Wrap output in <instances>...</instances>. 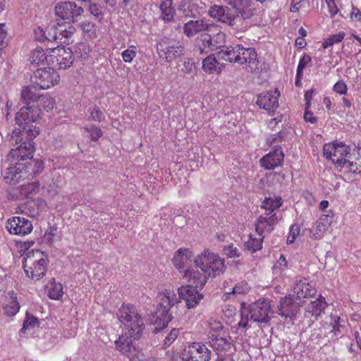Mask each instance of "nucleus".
<instances>
[{
	"mask_svg": "<svg viewBox=\"0 0 361 361\" xmlns=\"http://www.w3.org/2000/svg\"><path fill=\"white\" fill-rule=\"evenodd\" d=\"M32 80L35 87L40 90L50 89L59 84L61 77L53 68H38L34 72Z\"/></svg>",
	"mask_w": 361,
	"mask_h": 361,
	"instance_id": "obj_7",
	"label": "nucleus"
},
{
	"mask_svg": "<svg viewBox=\"0 0 361 361\" xmlns=\"http://www.w3.org/2000/svg\"><path fill=\"white\" fill-rule=\"evenodd\" d=\"M161 11L160 18L165 22L173 20L176 9L173 6L172 0H161L159 6Z\"/></svg>",
	"mask_w": 361,
	"mask_h": 361,
	"instance_id": "obj_36",
	"label": "nucleus"
},
{
	"mask_svg": "<svg viewBox=\"0 0 361 361\" xmlns=\"http://www.w3.org/2000/svg\"><path fill=\"white\" fill-rule=\"evenodd\" d=\"M249 312L246 308H243L241 310V319L238 322V325L239 327H242L243 329L247 328L249 322Z\"/></svg>",
	"mask_w": 361,
	"mask_h": 361,
	"instance_id": "obj_59",
	"label": "nucleus"
},
{
	"mask_svg": "<svg viewBox=\"0 0 361 361\" xmlns=\"http://www.w3.org/2000/svg\"><path fill=\"white\" fill-rule=\"evenodd\" d=\"M137 56V47L130 45L128 49H125L121 53V56L124 62L131 63Z\"/></svg>",
	"mask_w": 361,
	"mask_h": 361,
	"instance_id": "obj_53",
	"label": "nucleus"
},
{
	"mask_svg": "<svg viewBox=\"0 0 361 361\" xmlns=\"http://www.w3.org/2000/svg\"><path fill=\"white\" fill-rule=\"evenodd\" d=\"M3 310L4 314L8 317H13L18 312L20 305L14 291H9L7 293Z\"/></svg>",
	"mask_w": 361,
	"mask_h": 361,
	"instance_id": "obj_32",
	"label": "nucleus"
},
{
	"mask_svg": "<svg viewBox=\"0 0 361 361\" xmlns=\"http://www.w3.org/2000/svg\"><path fill=\"white\" fill-rule=\"evenodd\" d=\"M209 39H212L211 34L202 35V46L204 47V49H208L209 51H214V47H213L214 44H213L212 42L209 40Z\"/></svg>",
	"mask_w": 361,
	"mask_h": 361,
	"instance_id": "obj_61",
	"label": "nucleus"
},
{
	"mask_svg": "<svg viewBox=\"0 0 361 361\" xmlns=\"http://www.w3.org/2000/svg\"><path fill=\"white\" fill-rule=\"evenodd\" d=\"M299 311V307L293 297L288 295L282 298L278 306V314L285 319H290L295 317Z\"/></svg>",
	"mask_w": 361,
	"mask_h": 361,
	"instance_id": "obj_24",
	"label": "nucleus"
},
{
	"mask_svg": "<svg viewBox=\"0 0 361 361\" xmlns=\"http://www.w3.org/2000/svg\"><path fill=\"white\" fill-rule=\"evenodd\" d=\"M331 326L332 327L331 332L335 335H339L342 332L343 326L341 324V319L336 314H331Z\"/></svg>",
	"mask_w": 361,
	"mask_h": 361,
	"instance_id": "obj_54",
	"label": "nucleus"
},
{
	"mask_svg": "<svg viewBox=\"0 0 361 361\" xmlns=\"http://www.w3.org/2000/svg\"><path fill=\"white\" fill-rule=\"evenodd\" d=\"M83 8L78 6L75 2H59L55 6V15L61 20L73 22L75 18L81 16Z\"/></svg>",
	"mask_w": 361,
	"mask_h": 361,
	"instance_id": "obj_14",
	"label": "nucleus"
},
{
	"mask_svg": "<svg viewBox=\"0 0 361 361\" xmlns=\"http://www.w3.org/2000/svg\"><path fill=\"white\" fill-rule=\"evenodd\" d=\"M80 27L89 38L94 39L97 37V26L94 23L90 21H82L80 23Z\"/></svg>",
	"mask_w": 361,
	"mask_h": 361,
	"instance_id": "obj_50",
	"label": "nucleus"
},
{
	"mask_svg": "<svg viewBox=\"0 0 361 361\" xmlns=\"http://www.w3.org/2000/svg\"><path fill=\"white\" fill-rule=\"evenodd\" d=\"M355 153H353V158L350 160V165H353V169H349L348 172L354 173H361V146H358L354 150Z\"/></svg>",
	"mask_w": 361,
	"mask_h": 361,
	"instance_id": "obj_45",
	"label": "nucleus"
},
{
	"mask_svg": "<svg viewBox=\"0 0 361 361\" xmlns=\"http://www.w3.org/2000/svg\"><path fill=\"white\" fill-rule=\"evenodd\" d=\"M75 28L69 22L57 23L46 30L39 27L38 31L41 36L37 37L39 41L59 40L61 43L70 44L73 42Z\"/></svg>",
	"mask_w": 361,
	"mask_h": 361,
	"instance_id": "obj_5",
	"label": "nucleus"
},
{
	"mask_svg": "<svg viewBox=\"0 0 361 361\" xmlns=\"http://www.w3.org/2000/svg\"><path fill=\"white\" fill-rule=\"evenodd\" d=\"M333 212L329 211L327 214H322L319 218L313 224L310 228V237L315 240L321 239L328 227L332 223Z\"/></svg>",
	"mask_w": 361,
	"mask_h": 361,
	"instance_id": "obj_23",
	"label": "nucleus"
},
{
	"mask_svg": "<svg viewBox=\"0 0 361 361\" xmlns=\"http://www.w3.org/2000/svg\"><path fill=\"white\" fill-rule=\"evenodd\" d=\"M197 288L196 286L187 285L178 288V298L185 302L188 309L196 307L203 298V295L197 290Z\"/></svg>",
	"mask_w": 361,
	"mask_h": 361,
	"instance_id": "obj_18",
	"label": "nucleus"
},
{
	"mask_svg": "<svg viewBox=\"0 0 361 361\" xmlns=\"http://www.w3.org/2000/svg\"><path fill=\"white\" fill-rule=\"evenodd\" d=\"M35 150L33 142H23L16 149L10 152V156L16 159L18 161L32 158Z\"/></svg>",
	"mask_w": 361,
	"mask_h": 361,
	"instance_id": "obj_30",
	"label": "nucleus"
},
{
	"mask_svg": "<svg viewBox=\"0 0 361 361\" xmlns=\"http://www.w3.org/2000/svg\"><path fill=\"white\" fill-rule=\"evenodd\" d=\"M5 226L10 234L19 236L27 235L33 230L32 224L30 220L17 216L8 219Z\"/></svg>",
	"mask_w": 361,
	"mask_h": 361,
	"instance_id": "obj_9",
	"label": "nucleus"
},
{
	"mask_svg": "<svg viewBox=\"0 0 361 361\" xmlns=\"http://www.w3.org/2000/svg\"><path fill=\"white\" fill-rule=\"evenodd\" d=\"M117 315L128 334L133 337V339L139 338L145 326L143 318L136 307L133 305L123 303L119 308Z\"/></svg>",
	"mask_w": 361,
	"mask_h": 361,
	"instance_id": "obj_2",
	"label": "nucleus"
},
{
	"mask_svg": "<svg viewBox=\"0 0 361 361\" xmlns=\"http://www.w3.org/2000/svg\"><path fill=\"white\" fill-rule=\"evenodd\" d=\"M22 129L20 130V134L22 137H25L27 141V142H32L33 139L36 137L39 133V128L32 125V123L20 126Z\"/></svg>",
	"mask_w": 361,
	"mask_h": 361,
	"instance_id": "obj_43",
	"label": "nucleus"
},
{
	"mask_svg": "<svg viewBox=\"0 0 361 361\" xmlns=\"http://www.w3.org/2000/svg\"><path fill=\"white\" fill-rule=\"evenodd\" d=\"M333 90L336 93L342 95L346 94L348 87L344 81L339 80L334 84Z\"/></svg>",
	"mask_w": 361,
	"mask_h": 361,
	"instance_id": "obj_60",
	"label": "nucleus"
},
{
	"mask_svg": "<svg viewBox=\"0 0 361 361\" xmlns=\"http://www.w3.org/2000/svg\"><path fill=\"white\" fill-rule=\"evenodd\" d=\"M194 259L193 252L190 249L180 247L174 252L172 262L180 274L183 275L192 267Z\"/></svg>",
	"mask_w": 361,
	"mask_h": 361,
	"instance_id": "obj_16",
	"label": "nucleus"
},
{
	"mask_svg": "<svg viewBox=\"0 0 361 361\" xmlns=\"http://www.w3.org/2000/svg\"><path fill=\"white\" fill-rule=\"evenodd\" d=\"M212 31H209L212 35V39H209L210 41L213 43V47H214V50L223 47L226 42V35L223 32L218 26L212 24Z\"/></svg>",
	"mask_w": 361,
	"mask_h": 361,
	"instance_id": "obj_42",
	"label": "nucleus"
},
{
	"mask_svg": "<svg viewBox=\"0 0 361 361\" xmlns=\"http://www.w3.org/2000/svg\"><path fill=\"white\" fill-rule=\"evenodd\" d=\"M264 236L259 235V238H253L252 235H250L249 239L245 243V248L253 253L259 250L262 248V242H263Z\"/></svg>",
	"mask_w": 361,
	"mask_h": 361,
	"instance_id": "obj_46",
	"label": "nucleus"
},
{
	"mask_svg": "<svg viewBox=\"0 0 361 361\" xmlns=\"http://www.w3.org/2000/svg\"><path fill=\"white\" fill-rule=\"evenodd\" d=\"M278 223L276 214H271L264 212L260 215L255 225L256 232L262 235L265 232H271L274 230L275 225Z\"/></svg>",
	"mask_w": 361,
	"mask_h": 361,
	"instance_id": "obj_26",
	"label": "nucleus"
},
{
	"mask_svg": "<svg viewBox=\"0 0 361 361\" xmlns=\"http://www.w3.org/2000/svg\"><path fill=\"white\" fill-rule=\"evenodd\" d=\"M250 289V286L248 283L245 281H240L237 283L235 286L231 288V291L226 292V295H245L247 294Z\"/></svg>",
	"mask_w": 361,
	"mask_h": 361,
	"instance_id": "obj_51",
	"label": "nucleus"
},
{
	"mask_svg": "<svg viewBox=\"0 0 361 361\" xmlns=\"http://www.w3.org/2000/svg\"><path fill=\"white\" fill-rule=\"evenodd\" d=\"M226 4L231 6L240 17V23L242 20L250 19L257 11L255 4L252 0H224Z\"/></svg>",
	"mask_w": 361,
	"mask_h": 361,
	"instance_id": "obj_13",
	"label": "nucleus"
},
{
	"mask_svg": "<svg viewBox=\"0 0 361 361\" xmlns=\"http://www.w3.org/2000/svg\"><path fill=\"white\" fill-rule=\"evenodd\" d=\"M279 97L280 92L277 89L263 92L258 95L256 104L260 109L274 113L279 107Z\"/></svg>",
	"mask_w": 361,
	"mask_h": 361,
	"instance_id": "obj_19",
	"label": "nucleus"
},
{
	"mask_svg": "<svg viewBox=\"0 0 361 361\" xmlns=\"http://www.w3.org/2000/svg\"><path fill=\"white\" fill-rule=\"evenodd\" d=\"M224 251L226 255L228 257H239L238 249L235 247L233 244L228 245V246L224 247Z\"/></svg>",
	"mask_w": 361,
	"mask_h": 361,
	"instance_id": "obj_64",
	"label": "nucleus"
},
{
	"mask_svg": "<svg viewBox=\"0 0 361 361\" xmlns=\"http://www.w3.org/2000/svg\"><path fill=\"white\" fill-rule=\"evenodd\" d=\"M40 184L35 180L26 184L13 188L8 191L7 197L11 200L32 198L39 191Z\"/></svg>",
	"mask_w": 361,
	"mask_h": 361,
	"instance_id": "obj_11",
	"label": "nucleus"
},
{
	"mask_svg": "<svg viewBox=\"0 0 361 361\" xmlns=\"http://www.w3.org/2000/svg\"><path fill=\"white\" fill-rule=\"evenodd\" d=\"M39 97L35 92V87L26 86L21 91V99L27 106H35L33 104L38 102Z\"/></svg>",
	"mask_w": 361,
	"mask_h": 361,
	"instance_id": "obj_41",
	"label": "nucleus"
},
{
	"mask_svg": "<svg viewBox=\"0 0 361 361\" xmlns=\"http://www.w3.org/2000/svg\"><path fill=\"white\" fill-rule=\"evenodd\" d=\"M89 11L92 15H93L95 18H99V20L102 18V7L99 4H90L89 6Z\"/></svg>",
	"mask_w": 361,
	"mask_h": 361,
	"instance_id": "obj_58",
	"label": "nucleus"
},
{
	"mask_svg": "<svg viewBox=\"0 0 361 361\" xmlns=\"http://www.w3.org/2000/svg\"><path fill=\"white\" fill-rule=\"evenodd\" d=\"M37 108L40 109L41 111H49L53 110L56 106L55 99L50 96H42L39 97Z\"/></svg>",
	"mask_w": 361,
	"mask_h": 361,
	"instance_id": "obj_47",
	"label": "nucleus"
},
{
	"mask_svg": "<svg viewBox=\"0 0 361 361\" xmlns=\"http://www.w3.org/2000/svg\"><path fill=\"white\" fill-rule=\"evenodd\" d=\"M179 329H173L167 334L164 340V345L166 348L169 347L178 338L179 335Z\"/></svg>",
	"mask_w": 361,
	"mask_h": 361,
	"instance_id": "obj_57",
	"label": "nucleus"
},
{
	"mask_svg": "<svg viewBox=\"0 0 361 361\" xmlns=\"http://www.w3.org/2000/svg\"><path fill=\"white\" fill-rule=\"evenodd\" d=\"M133 337L130 334L125 333L121 334L117 340L115 341V346L123 355L129 357L136 352V348L133 343Z\"/></svg>",
	"mask_w": 361,
	"mask_h": 361,
	"instance_id": "obj_29",
	"label": "nucleus"
},
{
	"mask_svg": "<svg viewBox=\"0 0 361 361\" xmlns=\"http://www.w3.org/2000/svg\"><path fill=\"white\" fill-rule=\"evenodd\" d=\"M49 64L65 70L70 68L74 61L73 53L70 48L63 46L49 49Z\"/></svg>",
	"mask_w": 361,
	"mask_h": 361,
	"instance_id": "obj_8",
	"label": "nucleus"
},
{
	"mask_svg": "<svg viewBox=\"0 0 361 361\" xmlns=\"http://www.w3.org/2000/svg\"><path fill=\"white\" fill-rule=\"evenodd\" d=\"M41 114V109L36 106H26L20 108L16 114L15 121L20 126L30 124L36 121Z\"/></svg>",
	"mask_w": 361,
	"mask_h": 361,
	"instance_id": "obj_22",
	"label": "nucleus"
},
{
	"mask_svg": "<svg viewBox=\"0 0 361 361\" xmlns=\"http://www.w3.org/2000/svg\"><path fill=\"white\" fill-rule=\"evenodd\" d=\"M204 325L208 329L209 336L221 332L224 329L222 323L213 318H210L204 322Z\"/></svg>",
	"mask_w": 361,
	"mask_h": 361,
	"instance_id": "obj_49",
	"label": "nucleus"
},
{
	"mask_svg": "<svg viewBox=\"0 0 361 361\" xmlns=\"http://www.w3.org/2000/svg\"><path fill=\"white\" fill-rule=\"evenodd\" d=\"M48 55L49 50H47V52H44L42 48L37 47L32 51L30 56V64L37 66L44 64L45 61H47L49 63Z\"/></svg>",
	"mask_w": 361,
	"mask_h": 361,
	"instance_id": "obj_40",
	"label": "nucleus"
},
{
	"mask_svg": "<svg viewBox=\"0 0 361 361\" xmlns=\"http://www.w3.org/2000/svg\"><path fill=\"white\" fill-rule=\"evenodd\" d=\"M331 18H334L339 11L335 0H325Z\"/></svg>",
	"mask_w": 361,
	"mask_h": 361,
	"instance_id": "obj_62",
	"label": "nucleus"
},
{
	"mask_svg": "<svg viewBox=\"0 0 361 361\" xmlns=\"http://www.w3.org/2000/svg\"><path fill=\"white\" fill-rule=\"evenodd\" d=\"M247 312L250 315V319L254 322L267 323L269 321V313L271 310L270 301L262 298L249 305Z\"/></svg>",
	"mask_w": 361,
	"mask_h": 361,
	"instance_id": "obj_10",
	"label": "nucleus"
},
{
	"mask_svg": "<svg viewBox=\"0 0 361 361\" xmlns=\"http://www.w3.org/2000/svg\"><path fill=\"white\" fill-rule=\"evenodd\" d=\"M48 265L47 255L39 250H27L23 261V267L27 276L34 281L44 277Z\"/></svg>",
	"mask_w": 361,
	"mask_h": 361,
	"instance_id": "obj_3",
	"label": "nucleus"
},
{
	"mask_svg": "<svg viewBox=\"0 0 361 361\" xmlns=\"http://www.w3.org/2000/svg\"><path fill=\"white\" fill-rule=\"evenodd\" d=\"M325 158L330 160L340 171L348 173L349 169H353V165H350L353 153L350 147L343 142L334 141L326 143L323 147Z\"/></svg>",
	"mask_w": 361,
	"mask_h": 361,
	"instance_id": "obj_1",
	"label": "nucleus"
},
{
	"mask_svg": "<svg viewBox=\"0 0 361 361\" xmlns=\"http://www.w3.org/2000/svg\"><path fill=\"white\" fill-rule=\"evenodd\" d=\"M239 49L240 47L239 44L235 46H229L226 49H221L217 53V55L221 59L228 62H236L238 63Z\"/></svg>",
	"mask_w": 361,
	"mask_h": 361,
	"instance_id": "obj_38",
	"label": "nucleus"
},
{
	"mask_svg": "<svg viewBox=\"0 0 361 361\" xmlns=\"http://www.w3.org/2000/svg\"><path fill=\"white\" fill-rule=\"evenodd\" d=\"M157 298L159 300V305L164 309L163 313H164L166 317V320L164 322L162 326V328H165L169 321L171 320V315L169 314L170 309L176 304L180 303L181 301L172 289H165L159 292L157 295Z\"/></svg>",
	"mask_w": 361,
	"mask_h": 361,
	"instance_id": "obj_12",
	"label": "nucleus"
},
{
	"mask_svg": "<svg viewBox=\"0 0 361 361\" xmlns=\"http://www.w3.org/2000/svg\"><path fill=\"white\" fill-rule=\"evenodd\" d=\"M196 268L195 265L191 267L183 276L188 282L192 283L196 287L202 288L207 283L209 277L204 271H200Z\"/></svg>",
	"mask_w": 361,
	"mask_h": 361,
	"instance_id": "obj_28",
	"label": "nucleus"
},
{
	"mask_svg": "<svg viewBox=\"0 0 361 361\" xmlns=\"http://www.w3.org/2000/svg\"><path fill=\"white\" fill-rule=\"evenodd\" d=\"M283 204V200L279 196H274L266 197L262 203V208L265 210V212L270 213L271 214H276L274 211L279 209Z\"/></svg>",
	"mask_w": 361,
	"mask_h": 361,
	"instance_id": "obj_39",
	"label": "nucleus"
},
{
	"mask_svg": "<svg viewBox=\"0 0 361 361\" xmlns=\"http://www.w3.org/2000/svg\"><path fill=\"white\" fill-rule=\"evenodd\" d=\"M157 52L160 59L170 63L183 55L184 47L173 39L164 37L157 44Z\"/></svg>",
	"mask_w": 361,
	"mask_h": 361,
	"instance_id": "obj_6",
	"label": "nucleus"
},
{
	"mask_svg": "<svg viewBox=\"0 0 361 361\" xmlns=\"http://www.w3.org/2000/svg\"><path fill=\"white\" fill-rule=\"evenodd\" d=\"M212 24L203 19L190 20L183 25V33L192 37L204 31H212Z\"/></svg>",
	"mask_w": 361,
	"mask_h": 361,
	"instance_id": "obj_25",
	"label": "nucleus"
},
{
	"mask_svg": "<svg viewBox=\"0 0 361 361\" xmlns=\"http://www.w3.org/2000/svg\"><path fill=\"white\" fill-rule=\"evenodd\" d=\"M345 37V32L341 31L338 33L331 35L329 37L324 39L322 44L323 49H328L336 44L341 42Z\"/></svg>",
	"mask_w": 361,
	"mask_h": 361,
	"instance_id": "obj_44",
	"label": "nucleus"
},
{
	"mask_svg": "<svg viewBox=\"0 0 361 361\" xmlns=\"http://www.w3.org/2000/svg\"><path fill=\"white\" fill-rule=\"evenodd\" d=\"M274 269H279L280 271H283L288 269V262L283 255H281L279 259H277L274 265Z\"/></svg>",
	"mask_w": 361,
	"mask_h": 361,
	"instance_id": "obj_63",
	"label": "nucleus"
},
{
	"mask_svg": "<svg viewBox=\"0 0 361 361\" xmlns=\"http://www.w3.org/2000/svg\"><path fill=\"white\" fill-rule=\"evenodd\" d=\"M63 288L55 279H50L44 286V291L51 300H60L63 295Z\"/></svg>",
	"mask_w": 361,
	"mask_h": 361,
	"instance_id": "obj_34",
	"label": "nucleus"
},
{
	"mask_svg": "<svg viewBox=\"0 0 361 361\" xmlns=\"http://www.w3.org/2000/svg\"><path fill=\"white\" fill-rule=\"evenodd\" d=\"M211 347L217 353L218 355H224L226 352L231 349L232 343L231 337L228 338L212 334L209 336Z\"/></svg>",
	"mask_w": 361,
	"mask_h": 361,
	"instance_id": "obj_31",
	"label": "nucleus"
},
{
	"mask_svg": "<svg viewBox=\"0 0 361 361\" xmlns=\"http://www.w3.org/2000/svg\"><path fill=\"white\" fill-rule=\"evenodd\" d=\"M85 129L90 133V139L94 142L97 141L103 135L100 128L94 125L91 126L90 128L85 127Z\"/></svg>",
	"mask_w": 361,
	"mask_h": 361,
	"instance_id": "obj_55",
	"label": "nucleus"
},
{
	"mask_svg": "<svg viewBox=\"0 0 361 361\" xmlns=\"http://www.w3.org/2000/svg\"><path fill=\"white\" fill-rule=\"evenodd\" d=\"M89 116L88 119L96 122H102L104 119V114L103 111L97 105L90 107L87 110Z\"/></svg>",
	"mask_w": 361,
	"mask_h": 361,
	"instance_id": "obj_52",
	"label": "nucleus"
},
{
	"mask_svg": "<svg viewBox=\"0 0 361 361\" xmlns=\"http://www.w3.org/2000/svg\"><path fill=\"white\" fill-rule=\"evenodd\" d=\"M326 306L325 298L320 297L314 301L310 302L306 307V312L311 316L317 317L324 310Z\"/></svg>",
	"mask_w": 361,
	"mask_h": 361,
	"instance_id": "obj_37",
	"label": "nucleus"
},
{
	"mask_svg": "<svg viewBox=\"0 0 361 361\" xmlns=\"http://www.w3.org/2000/svg\"><path fill=\"white\" fill-rule=\"evenodd\" d=\"M211 350L203 343H192L183 354V361H209Z\"/></svg>",
	"mask_w": 361,
	"mask_h": 361,
	"instance_id": "obj_15",
	"label": "nucleus"
},
{
	"mask_svg": "<svg viewBox=\"0 0 361 361\" xmlns=\"http://www.w3.org/2000/svg\"><path fill=\"white\" fill-rule=\"evenodd\" d=\"M284 154L281 147H275L273 150L259 159V165L266 170H271L282 165Z\"/></svg>",
	"mask_w": 361,
	"mask_h": 361,
	"instance_id": "obj_20",
	"label": "nucleus"
},
{
	"mask_svg": "<svg viewBox=\"0 0 361 361\" xmlns=\"http://www.w3.org/2000/svg\"><path fill=\"white\" fill-rule=\"evenodd\" d=\"M196 268H200L209 277H216L226 270L225 260L219 254L205 249L194 259Z\"/></svg>",
	"mask_w": 361,
	"mask_h": 361,
	"instance_id": "obj_4",
	"label": "nucleus"
},
{
	"mask_svg": "<svg viewBox=\"0 0 361 361\" xmlns=\"http://www.w3.org/2000/svg\"><path fill=\"white\" fill-rule=\"evenodd\" d=\"M224 66L218 61L214 55L211 54L202 61V69L207 74H219Z\"/></svg>",
	"mask_w": 361,
	"mask_h": 361,
	"instance_id": "obj_33",
	"label": "nucleus"
},
{
	"mask_svg": "<svg viewBox=\"0 0 361 361\" xmlns=\"http://www.w3.org/2000/svg\"><path fill=\"white\" fill-rule=\"evenodd\" d=\"M211 18L229 25H237L240 23V17L233 13L231 8L225 6L214 5L209 10Z\"/></svg>",
	"mask_w": 361,
	"mask_h": 361,
	"instance_id": "obj_17",
	"label": "nucleus"
},
{
	"mask_svg": "<svg viewBox=\"0 0 361 361\" xmlns=\"http://www.w3.org/2000/svg\"><path fill=\"white\" fill-rule=\"evenodd\" d=\"M300 232V227L298 224H293L290 226L289 229L288 235L287 238V243H293Z\"/></svg>",
	"mask_w": 361,
	"mask_h": 361,
	"instance_id": "obj_56",
	"label": "nucleus"
},
{
	"mask_svg": "<svg viewBox=\"0 0 361 361\" xmlns=\"http://www.w3.org/2000/svg\"><path fill=\"white\" fill-rule=\"evenodd\" d=\"M293 292L298 298H305L314 296L317 290L307 279L303 278L296 281L293 287Z\"/></svg>",
	"mask_w": 361,
	"mask_h": 361,
	"instance_id": "obj_27",
	"label": "nucleus"
},
{
	"mask_svg": "<svg viewBox=\"0 0 361 361\" xmlns=\"http://www.w3.org/2000/svg\"><path fill=\"white\" fill-rule=\"evenodd\" d=\"M312 58L310 56L307 54H304L299 61L298 67H297V73H296V80L295 85L301 80L303 75V70L311 62Z\"/></svg>",
	"mask_w": 361,
	"mask_h": 361,
	"instance_id": "obj_48",
	"label": "nucleus"
},
{
	"mask_svg": "<svg viewBox=\"0 0 361 361\" xmlns=\"http://www.w3.org/2000/svg\"><path fill=\"white\" fill-rule=\"evenodd\" d=\"M240 49H239V54L238 63L239 64H246L255 63L257 61V51L254 48H245L243 45L239 44Z\"/></svg>",
	"mask_w": 361,
	"mask_h": 361,
	"instance_id": "obj_35",
	"label": "nucleus"
},
{
	"mask_svg": "<svg viewBox=\"0 0 361 361\" xmlns=\"http://www.w3.org/2000/svg\"><path fill=\"white\" fill-rule=\"evenodd\" d=\"M27 165L18 162L8 167L4 173L3 178L6 183L14 185L23 180L27 173Z\"/></svg>",
	"mask_w": 361,
	"mask_h": 361,
	"instance_id": "obj_21",
	"label": "nucleus"
}]
</instances>
